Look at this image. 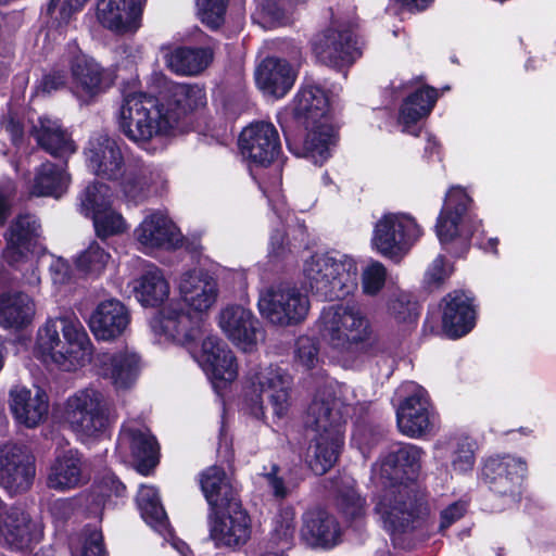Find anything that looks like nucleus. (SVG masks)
Listing matches in <instances>:
<instances>
[{"label": "nucleus", "instance_id": "1", "mask_svg": "<svg viewBox=\"0 0 556 556\" xmlns=\"http://www.w3.org/2000/svg\"><path fill=\"white\" fill-rule=\"evenodd\" d=\"M34 354L46 364L73 371L90 361L92 343L77 316L61 315L38 328Z\"/></svg>", "mask_w": 556, "mask_h": 556}, {"label": "nucleus", "instance_id": "2", "mask_svg": "<svg viewBox=\"0 0 556 556\" xmlns=\"http://www.w3.org/2000/svg\"><path fill=\"white\" fill-rule=\"evenodd\" d=\"M319 332L332 357L343 366H350L364 353L371 328L359 307L333 304L323 309Z\"/></svg>", "mask_w": 556, "mask_h": 556}, {"label": "nucleus", "instance_id": "3", "mask_svg": "<svg viewBox=\"0 0 556 556\" xmlns=\"http://www.w3.org/2000/svg\"><path fill=\"white\" fill-rule=\"evenodd\" d=\"M305 283L324 300H342L357 288L356 262L342 254H315L304 262Z\"/></svg>", "mask_w": 556, "mask_h": 556}, {"label": "nucleus", "instance_id": "4", "mask_svg": "<svg viewBox=\"0 0 556 556\" xmlns=\"http://www.w3.org/2000/svg\"><path fill=\"white\" fill-rule=\"evenodd\" d=\"M62 418L81 441L101 437L115 419L110 400L93 387L70 395L64 402Z\"/></svg>", "mask_w": 556, "mask_h": 556}, {"label": "nucleus", "instance_id": "5", "mask_svg": "<svg viewBox=\"0 0 556 556\" xmlns=\"http://www.w3.org/2000/svg\"><path fill=\"white\" fill-rule=\"evenodd\" d=\"M159 98L143 93L128 94L121 108L119 129L131 141L142 144L174 128Z\"/></svg>", "mask_w": 556, "mask_h": 556}, {"label": "nucleus", "instance_id": "6", "mask_svg": "<svg viewBox=\"0 0 556 556\" xmlns=\"http://www.w3.org/2000/svg\"><path fill=\"white\" fill-rule=\"evenodd\" d=\"M292 378L278 366L258 367L249 377L250 393L247 399L250 413L256 417L264 416L262 394H267L268 401L277 417H283L291 405Z\"/></svg>", "mask_w": 556, "mask_h": 556}, {"label": "nucleus", "instance_id": "7", "mask_svg": "<svg viewBox=\"0 0 556 556\" xmlns=\"http://www.w3.org/2000/svg\"><path fill=\"white\" fill-rule=\"evenodd\" d=\"M470 198L464 189L456 187L447 192L435 224L437 236L443 245L455 243L466 249L480 228L481 222L467 213Z\"/></svg>", "mask_w": 556, "mask_h": 556}, {"label": "nucleus", "instance_id": "8", "mask_svg": "<svg viewBox=\"0 0 556 556\" xmlns=\"http://www.w3.org/2000/svg\"><path fill=\"white\" fill-rule=\"evenodd\" d=\"M422 230L415 218L405 213H387L375 225L374 248L390 258L406 254L421 237Z\"/></svg>", "mask_w": 556, "mask_h": 556}, {"label": "nucleus", "instance_id": "9", "mask_svg": "<svg viewBox=\"0 0 556 556\" xmlns=\"http://www.w3.org/2000/svg\"><path fill=\"white\" fill-rule=\"evenodd\" d=\"M111 188L102 182L89 185L79 197V211L93 222L94 232L104 240L127 231L128 224L123 215L112 207Z\"/></svg>", "mask_w": 556, "mask_h": 556}, {"label": "nucleus", "instance_id": "10", "mask_svg": "<svg viewBox=\"0 0 556 556\" xmlns=\"http://www.w3.org/2000/svg\"><path fill=\"white\" fill-rule=\"evenodd\" d=\"M258 308L270 323L287 326L306 318L309 300L296 287L275 286L260 293Z\"/></svg>", "mask_w": 556, "mask_h": 556}, {"label": "nucleus", "instance_id": "11", "mask_svg": "<svg viewBox=\"0 0 556 556\" xmlns=\"http://www.w3.org/2000/svg\"><path fill=\"white\" fill-rule=\"evenodd\" d=\"M375 514L390 533H402L412 528L416 518L415 501L407 485H392L381 490L375 498Z\"/></svg>", "mask_w": 556, "mask_h": 556}, {"label": "nucleus", "instance_id": "12", "mask_svg": "<svg viewBox=\"0 0 556 556\" xmlns=\"http://www.w3.org/2000/svg\"><path fill=\"white\" fill-rule=\"evenodd\" d=\"M73 94L81 102L88 103L105 92L113 85V77L93 58L83 53L77 47L70 52Z\"/></svg>", "mask_w": 556, "mask_h": 556}, {"label": "nucleus", "instance_id": "13", "mask_svg": "<svg viewBox=\"0 0 556 556\" xmlns=\"http://www.w3.org/2000/svg\"><path fill=\"white\" fill-rule=\"evenodd\" d=\"M400 392L406 396L396 409L399 430L409 438H419L429 432L434 416L426 390L414 382H406Z\"/></svg>", "mask_w": 556, "mask_h": 556}, {"label": "nucleus", "instance_id": "14", "mask_svg": "<svg viewBox=\"0 0 556 556\" xmlns=\"http://www.w3.org/2000/svg\"><path fill=\"white\" fill-rule=\"evenodd\" d=\"M355 24L333 22L314 42V52L320 62L340 67L352 64L361 55V49L353 35Z\"/></svg>", "mask_w": 556, "mask_h": 556}, {"label": "nucleus", "instance_id": "15", "mask_svg": "<svg viewBox=\"0 0 556 556\" xmlns=\"http://www.w3.org/2000/svg\"><path fill=\"white\" fill-rule=\"evenodd\" d=\"M35 475V458L25 447H0V485L9 493L18 494L29 490Z\"/></svg>", "mask_w": 556, "mask_h": 556}, {"label": "nucleus", "instance_id": "16", "mask_svg": "<svg viewBox=\"0 0 556 556\" xmlns=\"http://www.w3.org/2000/svg\"><path fill=\"white\" fill-rule=\"evenodd\" d=\"M89 362L97 375L109 380L117 391L130 389L140 371V357L129 350L101 351Z\"/></svg>", "mask_w": 556, "mask_h": 556}, {"label": "nucleus", "instance_id": "17", "mask_svg": "<svg viewBox=\"0 0 556 556\" xmlns=\"http://www.w3.org/2000/svg\"><path fill=\"white\" fill-rule=\"evenodd\" d=\"M42 526L22 508L11 507L0 518V545L10 551H26L39 543Z\"/></svg>", "mask_w": 556, "mask_h": 556}, {"label": "nucleus", "instance_id": "18", "mask_svg": "<svg viewBox=\"0 0 556 556\" xmlns=\"http://www.w3.org/2000/svg\"><path fill=\"white\" fill-rule=\"evenodd\" d=\"M150 327L160 341H173L182 345L193 342L201 332L199 325L176 302L165 305L151 319Z\"/></svg>", "mask_w": 556, "mask_h": 556}, {"label": "nucleus", "instance_id": "19", "mask_svg": "<svg viewBox=\"0 0 556 556\" xmlns=\"http://www.w3.org/2000/svg\"><path fill=\"white\" fill-rule=\"evenodd\" d=\"M526 471L527 464L525 460L506 455L490 457L484 463L482 476L494 493L509 496L513 501H517Z\"/></svg>", "mask_w": 556, "mask_h": 556}, {"label": "nucleus", "instance_id": "20", "mask_svg": "<svg viewBox=\"0 0 556 556\" xmlns=\"http://www.w3.org/2000/svg\"><path fill=\"white\" fill-rule=\"evenodd\" d=\"M239 146L244 157L262 166L273 163L281 149L275 126L263 122L244 128L239 138Z\"/></svg>", "mask_w": 556, "mask_h": 556}, {"label": "nucleus", "instance_id": "21", "mask_svg": "<svg viewBox=\"0 0 556 556\" xmlns=\"http://www.w3.org/2000/svg\"><path fill=\"white\" fill-rule=\"evenodd\" d=\"M86 164L97 176L114 180L124 173V155L118 142L106 134L90 138L85 149Z\"/></svg>", "mask_w": 556, "mask_h": 556}, {"label": "nucleus", "instance_id": "22", "mask_svg": "<svg viewBox=\"0 0 556 556\" xmlns=\"http://www.w3.org/2000/svg\"><path fill=\"white\" fill-rule=\"evenodd\" d=\"M343 403L328 388L319 391L307 408L305 426L316 434H331L339 432L344 434Z\"/></svg>", "mask_w": 556, "mask_h": 556}, {"label": "nucleus", "instance_id": "23", "mask_svg": "<svg viewBox=\"0 0 556 556\" xmlns=\"http://www.w3.org/2000/svg\"><path fill=\"white\" fill-rule=\"evenodd\" d=\"M199 365L214 381L231 382L238 376V364L232 351L217 336H207L197 355Z\"/></svg>", "mask_w": 556, "mask_h": 556}, {"label": "nucleus", "instance_id": "24", "mask_svg": "<svg viewBox=\"0 0 556 556\" xmlns=\"http://www.w3.org/2000/svg\"><path fill=\"white\" fill-rule=\"evenodd\" d=\"M155 79L164 86L159 99L168 116L174 118V126L187 113L203 106L206 102L205 91L198 85L176 84L162 75H155Z\"/></svg>", "mask_w": 556, "mask_h": 556}, {"label": "nucleus", "instance_id": "25", "mask_svg": "<svg viewBox=\"0 0 556 556\" xmlns=\"http://www.w3.org/2000/svg\"><path fill=\"white\" fill-rule=\"evenodd\" d=\"M143 0H99L97 20L116 34L136 31L140 27Z\"/></svg>", "mask_w": 556, "mask_h": 556}, {"label": "nucleus", "instance_id": "26", "mask_svg": "<svg viewBox=\"0 0 556 556\" xmlns=\"http://www.w3.org/2000/svg\"><path fill=\"white\" fill-rule=\"evenodd\" d=\"M218 326L225 336L244 351L256 345L260 327L252 312L241 305H229L218 315Z\"/></svg>", "mask_w": 556, "mask_h": 556}, {"label": "nucleus", "instance_id": "27", "mask_svg": "<svg viewBox=\"0 0 556 556\" xmlns=\"http://www.w3.org/2000/svg\"><path fill=\"white\" fill-rule=\"evenodd\" d=\"M178 291L184 303L195 313L210 311L219 292L216 279L199 269L188 270L180 276Z\"/></svg>", "mask_w": 556, "mask_h": 556}, {"label": "nucleus", "instance_id": "28", "mask_svg": "<svg viewBox=\"0 0 556 556\" xmlns=\"http://www.w3.org/2000/svg\"><path fill=\"white\" fill-rule=\"evenodd\" d=\"M9 395L11 413L18 424L35 428L47 419L49 396L43 389L17 386L10 391Z\"/></svg>", "mask_w": 556, "mask_h": 556}, {"label": "nucleus", "instance_id": "29", "mask_svg": "<svg viewBox=\"0 0 556 556\" xmlns=\"http://www.w3.org/2000/svg\"><path fill=\"white\" fill-rule=\"evenodd\" d=\"M117 450L122 454H130L140 467L149 468L157 462V443L149 429L136 421H126L121 430Z\"/></svg>", "mask_w": 556, "mask_h": 556}, {"label": "nucleus", "instance_id": "30", "mask_svg": "<svg viewBox=\"0 0 556 556\" xmlns=\"http://www.w3.org/2000/svg\"><path fill=\"white\" fill-rule=\"evenodd\" d=\"M41 236L37 218L30 214L18 215L5 233L7 245L2 252L4 261L11 265L33 252Z\"/></svg>", "mask_w": 556, "mask_h": 556}, {"label": "nucleus", "instance_id": "31", "mask_svg": "<svg viewBox=\"0 0 556 556\" xmlns=\"http://www.w3.org/2000/svg\"><path fill=\"white\" fill-rule=\"evenodd\" d=\"M227 514L216 517L211 526V538L217 546L237 547L251 536V520L239 503L226 506Z\"/></svg>", "mask_w": 556, "mask_h": 556}, {"label": "nucleus", "instance_id": "32", "mask_svg": "<svg viewBox=\"0 0 556 556\" xmlns=\"http://www.w3.org/2000/svg\"><path fill=\"white\" fill-rule=\"evenodd\" d=\"M130 323L127 307L118 300L100 302L92 312L89 327L98 340L111 341L121 337Z\"/></svg>", "mask_w": 556, "mask_h": 556}, {"label": "nucleus", "instance_id": "33", "mask_svg": "<svg viewBox=\"0 0 556 556\" xmlns=\"http://www.w3.org/2000/svg\"><path fill=\"white\" fill-rule=\"evenodd\" d=\"M138 242L146 249H176L182 243V235L164 214L148 215L135 230Z\"/></svg>", "mask_w": 556, "mask_h": 556}, {"label": "nucleus", "instance_id": "34", "mask_svg": "<svg viewBox=\"0 0 556 556\" xmlns=\"http://www.w3.org/2000/svg\"><path fill=\"white\" fill-rule=\"evenodd\" d=\"M476 311L472 299L462 291L448 293L443 299V330L451 338L468 333L475 326Z\"/></svg>", "mask_w": 556, "mask_h": 556}, {"label": "nucleus", "instance_id": "35", "mask_svg": "<svg viewBox=\"0 0 556 556\" xmlns=\"http://www.w3.org/2000/svg\"><path fill=\"white\" fill-rule=\"evenodd\" d=\"M215 42L200 47H177L164 54L166 66L180 76H197L203 73L213 62Z\"/></svg>", "mask_w": 556, "mask_h": 556}, {"label": "nucleus", "instance_id": "36", "mask_svg": "<svg viewBox=\"0 0 556 556\" xmlns=\"http://www.w3.org/2000/svg\"><path fill=\"white\" fill-rule=\"evenodd\" d=\"M86 481L87 476L81 457L74 450L58 455L47 473V486L59 492L74 490Z\"/></svg>", "mask_w": 556, "mask_h": 556}, {"label": "nucleus", "instance_id": "37", "mask_svg": "<svg viewBox=\"0 0 556 556\" xmlns=\"http://www.w3.org/2000/svg\"><path fill=\"white\" fill-rule=\"evenodd\" d=\"M295 74L290 64L280 59L267 58L256 68L257 87L273 98L283 97L293 86Z\"/></svg>", "mask_w": 556, "mask_h": 556}, {"label": "nucleus", "instance_id": "38", "mask_svg": "<svg viewBox=\"0 0 556 556\" xmlns=\"http://www.w3.org/2000/svg\"><path fill=\"white\" fill-rule=\"evenodd\" d=\"M305 135L302 143V156L312 160L315 164H323L336 144L337 131L330 117L302 123Z\"/></svg>", "mask_w": 556, "mask_h": 556}, {"label": "nucleus", "instance_id": "39", "mask_svg": "<svg viewBox=\"0 0 556 556\" xmlns=\"http://www.w3.org/2000/svg\"><path fill=\"white\" fill-rule=\"evenodd\" d=\"M301 538L311 546H333L340 536V528L331 515L323 509L308 510L303 515Z\"/></svg>", "mask_w": 556, "mask_h": 556}, {"label": "nucleus", "instance_id": "40", "mask_svg": "<svg viewBox=\"0 0 556 556\" xmlns=\"http://www.w3.org/2000/svg\"><path fill=\"white\" fill-rule=\"evenodd\" d=\"M199 483L212 507L224 509L226 506L238 503L236 489L223 468L218 466L206 468L199 475Z\"/></svg>", "mask_w": 556, "mask_h": 556}, {"label": "nucleus", "instance_id": "41", "mask_svg": "<svg viewBox=\"0 0 556 556\" xmlns=\"http://www.w3.org/2000/svg\"><path fill=\"white\" fill-rule=\"evenodd\" d=\"M36 315L34 300L23 292H5L0 295V326L7 329H23Z\"/></svg>", "mask_w": 556, "mask_h": 556}, {"label": "nucleus", "instance_id": "42", "mask_svg": "<svg viewBox=\"0 0 556 556\" xmlns=\"http://www.w3.org/2000/svg\"><path fill=\"white\" fill-rule=\"evenodd\" d=\"M33 135L38 144L53 156H67L76 151L70 134L58 119L40 117L34 126Z\"/></svg>", "mask_w": 556, "mask_h": 556}, {"label": "nucleus", "instance_id": "43", "mask_svg": "<svg viewBox=\"0 0 556 556\" xmlns=\"http://www.w3.org/2000/svg\"><path fill=\"white\" fill-rule=\"evenodd\" d=\"M121 177V189L124 195L136 202L156 192L155 185L161 178L155 168L141 162L129 165Z\"/></svg>", "mask_w": 556, "mask_h": 556}, {"label": "nucleus", "instance_id": "44", "mask_svg": "<svg viewBox=\"0 0 556 556\" xmlns=\"http://www.w3.org/2000/svg\"><path fill=\"white\" fill-rule=\"evenodd\" d=\"M329 102L325 91L318 86L307 85L296 94L293 115L302 124L329 117Z\"/></svg>", "mask_w": 556, "mask_h": 556}, {"label": "nucleus", "instance_id": "45", "mask_svg": "<svg viewBox=\"0 0 556 556\" xmlns=\"http://www.w3.org/2000/svg\"><path fill=\"white\" fill-rule=\"evenodd\" d=\"M344 435L339 432L316 434L308 454V465L318 476L326 473L337 462Z\"/></svg>", "mask_w": 556, "mask_h": 556}, {"label": "nucleus", "instance_id": "46", "mask_svg": "<svg viewBox=\"0 0 556 556\" xmlns=\"http://www.w3.org/2000/svg\"><path fill=\"white\" fill-rule=\"evenodd\" d=\"M132 290L140 303L146 306H154L168 296L169 285L162 270L151 265L134 281Z\"/></svg>", "mask_w": 556, "mask_h": 556}, {"label": "nucleus", "instance_id": "47", "mask_svg": "<svg viewBox=\"0 0 556 556\" xmlns=\"http://www.w3.org/2000/svg\"><path fill=\"white\" fill-rule=\"evenodd\" d=\"M70 176L65 168L47 162L38 170L31 186V194L38 197H61L68 187Z\"/></svg>", "mask_w": 556, "mask_h": 556}, {"label": "nucleus", "instance_id": "48", "mask_svg": "<svg viewBox=\"0 0 556 556\" xmlns=\"http://www.w3.org/2000/svg\"><path fill=\"white\" fill-rule=\"evenodd\" d=\"M137 505L149 526L162 534L168 532L167 516L155 488L142 485L137 494Z\"/></svg>", "mask_w": 556, "mask_h": 556}, {"label": "nucleus", "instance_id": "49", "mask_svg": "<svg viewBox=\"0 0 556 556\" xmlns=\"http://www.w3.org/2000/svg\"><path fill=\"white\" fill-rule=\"evenodd\" d=\"M437 98L438 93L433 88L418 89L405 99L400 110L399 122L405 127L416 124L431 112Z\"/></svg>", "mask_w": 556, "mask_h": 556}, {"label": "nucleus", "instance_id": "50", "mask_svg": "<svg viewBox=\"0 0 556 556\" xmlns=\"http://www.w3.org/2000/svg\"><path fill=\"white\" fill-rule=\"evenodd\" d=\"M438 457H443V451L451 452V465L455 472L465 473L472 470L475 465L473 443L468 438L451 440L446 444L437 445Z\"/></svg>", "mask_w": 556, "mask_h": 556}, {"label": "nucleus", "instance_id": "51", "mask_svg": "<svg viewBox=\"0 0 556 556\" xmlns=\"http://www.w3.org/2000/svg\"><path fill=\"white\" fill-rule=\"evenodd\" d=\"M111 255L97 241H92L75 258L77 270L89 276H99L106 267Z\"/></svg>", "mask_w": 556, "mask_h": 556}, {"label": "nucleus", "instance_id": "52", "mask_svg": "<svg viewBox=\"0 0 556 556\" xmlns=\"http://www.w3.org/2000/svg\"><path fill=\"white\" fill-rule=\"evenodd\" d=\"M295 511L291 507L281 509L274 519L271 542L279 547L277 553L289 549L295 533Z\"/></svg>", "mask_w": 556, "mask_h": 556}, {"label": "nucleus", "instance_id": "53", "mask_svg": "<svg viewBox=\"0 0 556 556\" xmlns=\"http://www.w3.org/2000/svg\"><path fill=\"white\" fill-rule=\"evenodd\" d=\"M424 452L420 447L413 444H402L395 450L389 452V465L392 467L396 463L401 466L402 476H408V470L414 473L419 468V463Z\"/></svg>", "mask_w": 556, "mask_h": 556}, {"label": "nucleus", "instance_id": "54", "mask_svg": "<svg viewBox=\"0 0 556 556\" xmlns=\"http://www.w3.org/2000/svg\"><path fill=\"white\" fill-rule=\"evenodd\" d=\"M389 453L380 458L371 469V481L381 490L392 488V485H405L402 480V469L395 463L394 466L389 464Z\"/></svg>", "mask_w": 556, "mask_h": 556}, {"label": "nucleus", "instance_id": "55", "mask_svg": "<svg viewBox=\"0 0 556 556\" xmlns=\"http://www.w3.org/2000/svg\"><path fill=\"white\" fill-rule=\"evenodd\" d=\"M228 0H197L198 16L212 29L219 28L225 22Z\"/></svg>", "mask_w": 556, "mask_h": 556}, {"label": "nucleus", "instance_id": "56", "mask_svg": "<svg viewBox=\"0 0 556 556\" xmlns=\"http://www.w3.org/2000/svg\"><path fill=\"white\" fill-rule=\"evenodd\" d=\"M387 278L386 267L378 261H371L362 273L364 293L376 295L383 288Z\"/></svg>", "mask_w": 556, "mask_h": 556}, {"label": "nucleus", "instance_id": "57", "mask_svg": "<svg viewBox=\"0 0 556 556\" xmlns=\"http://www.w3.org/2000/svg\"><path fill=\"white\" fill-rule=\"evenodd\" d=\"M390 315L397 323H415L417 319V304L406 293H399L389 303Z\"/></svg>", "mask_w": 556, "mask_h": 556}, {"label": "nucleus", "instance_id": "58", "mask_svg": "<svg viewBox=\"0 0 556 556\" xmlns=\"http://www.w3.org/2000/svg\"><path fill=\"white\" fill-rule=\"evenodd\" d=\"M295 361L305 369H312L319 363L318 346L309 337H300L295 343Z\"/></svg>", "mask_w": 556, "mask_h": 556}, {"label": "nucleus", "instance_id": "59", "mask_svg": "<svg viewBox=\"0 0 556 556\" xmlns=\"http://www.w3.org/2000/svg\"><path fill=\"white\" fill-rule=\"evenodd\" d=\"M74 556H105L101 531L97 529L86 530L81 548Z\"/></svg>", "mask_w": 556, "mask_h": 556}, {"label": "nucleus", "instance_id": "60", "mask_svg": "<svg viewBox=\"0 0 556 556\" xmlns=\"http://www.w3.org/2000/svg\"><path fill=\"white\" fill-rule=\"evenodd\" d=\"M339 506L343 514L355 519L365 513V500L355 490H348L339 498Z\"/></svg>", "mask_w": 556, "mask_h": 556}, {"label": "nucleus", "instance_id": "61", "mask_svg": "<svg viewBox=\"0 0 556 556\" xmlns=\"http://www.w3.org/2000/svg\"><path fill=\"white\" fill-rule=\"evenodd\" d=\"M452 273V267L448 266L444 257H437L427 271V281L430 285L439 286Z\"/></svg>", "mask_w": 556, "mask_h": 556}, {"label": "nucleus", "instance_id": "62", "mask_svg": "<svg viewBox=\"0 0 556 556\" xmlns=\"http://www.w3.org/2000/svg\"><path fill=\"white\" fill-rule=\"evenodd\" d=\"M268 486L270 488L273 494L277 498H285L288 496L293 489L289 483H286L285 480L278 476V467L273 466L271 471L264 476Z\"/></svg>", "mask_w": 556, "mask_h": 556}, {"label": "nucleus", "instance_id": "63", "mask_svg": "<svg viewBox=\"0 0 556 556\" xmlns=\"http://www.w3.org/2000/svg\"><path fill=\"white\" fill-rule=\"evenodd\" d=\"M467 510L465 502H455L441 511L440 531L446 530L451 525L460 519Z\"/></svg>", "mask_w": 556, "mask_h": 556}, {"label": "nucleus", "instance_id": "64", "mask_svg": "<svg viewBox=\"0 0 556 556\" xmlns=\"http://www.w3.org/2000/svg\"><path fill=\"white\" fill-rule=\"evenodd\" d=\"M99 493L102 496L111 497H122L125 494V485L117 479L114 475L105 476L99 485Z\"/></svg>", "mask_w": 556, "mask_h": 556}]
</instances>
